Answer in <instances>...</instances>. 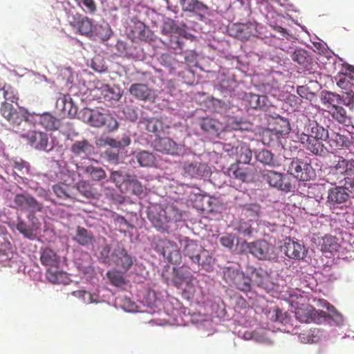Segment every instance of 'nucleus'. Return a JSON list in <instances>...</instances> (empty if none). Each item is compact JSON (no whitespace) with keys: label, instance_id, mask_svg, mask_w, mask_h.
Returning a JSON list of instances; mask_svg holds the SVG:
<instances>
[{"label":"nucleus","instance_id":"obj_53","mask_svg":"<svg viewBox=\"0 0 354 354\" xmlns=\"http://www.w3.org/2000/svg\"><path fill=\"white\" fill-rule=\"evenodd\" d=\"M54 194L57 197L62 199L71 198L70 193L68 192V187L64 183H59L54 185L53 187Z\"/></svg>","mask_w":354,"mask_h":354},{"label":"nucleus","instance_id":"obj_21","mask_svg":"<svg viewBox=\"0 0 354 354\" xmlns=\"http://www.w3.org/2000/svg\"><path fill=\"white\" fill-rule=\"evenodd\" d=\"M326 313L323 310H317L310 305H301L295 310V317L300 322L310 323L316 322L318 317H325Z\"/></svg>","mask_w":354,"mask_h":354},{"label":"nucleus","instance_id":"obj_17","mask_svg":"<svg viewBox=\"0 0 354 354\" xmlns=\"http://www.w3.org/2000/svg\"><path fill=\"white\" fill-rule=\"evenodd\" d=\"M135 259L122 246H117L110 254L109 262L111 261L115 266L126 272L129 270Z\"/></svg>","mask_w":354,"mask_h":354},{"label":"nucleus","instance_id":"obj_61","mask_svg":"<svg viewBox=\"0 0 354 354\" xmlns=\"http://www.w3.org/2000/svg\"><path fill=\"white\" fill-rule=\"evenodd\" d=\"M328 46H312V50L314 53L318 54L320 57H330V51L328 49Z\"/></svg>","mask_w":354,"mask_h":354},{"label":"nucleus","instance_id":"obj_35","mask_svg":"<svg viewBox=\"0 0 354 354\" xmlns=\"http://www.w3.org/2000/svg\"><path fill=\"white\" fill-rule=\"evenodd\" d=\"M236 151V162L233 164L251 165L249 164L252 160V151L245 145H241L234 149Z\"/></svg>","mask_w":354,"mask_h":354},{"label":"nucleus","instance_id":"obj_14","mask_svg":"<svg viewBox=\"0 0 354 354\" xmlns=\"http://www.w3.org/2000/svg\"><path fill=\"white\" fill-rule=\"evenodd\" d=\"M263 180L271 187L286 193L292 192L293 186L284 175L278 171L266 170L262 175Z\"/></svg>","mask_w":354,"mask_h":354},{"label":"nucleus","instance_id":"obj_12","mask_svg":"<svg viewBox=\"0 0 354 354\" xmlns=\"http://www.w3.org/2000/svg\"><path fill=\"white\" fill-rule=\"evenodd\" d=\"M354 175V160L344 159V157H339L338 160L334 166L330 167L328 179L330 183L335 184L341 181L342 177Z\"/></svg>","mask_w":354,"mask_h":354},{"label":"nucleus","instance_id":"obj_22","mask_svg":"<svg viewBox=\"0 0 354 354\" xmlns=\"http://www.w3.org/2000/svg\"><path fill=\"white\" fill-rule=\"evenodd\" d=\"M185 175L192 178H201L209 175V169L205 163L199 162H186L183 164Z\"/></svg>","mask_w":354,"mask_h":354},{"label":"nucleus","instance_id":"obj_28","mask_svg":"<svg viewBox=\"0 0 354 354\" xmlns=\"http://www.w3.org/2000/svg\"><path fill=\"white\" fill-rule=\"evenodd\" d=\"M282 250H283L287 257L292 259L299 260L304 257L305 248L304 245L290 239L285 242L284 246L282 247Z\"/></svg>","mask_w":354,"mask_h":354},{"label":"nucleus","instance_id":"obj_60","mask_svg":"<svg viewBox=\"0 0 354 354\" xmlns=\"http://www.w3.org/2000/svg\"><path fill=\"white\" fill-rule=\"evenodd\" d=\"M293 61L298 62L299 64H304L307 61V53L304 50H296L292 55Z\"/></svg>","mask_w":354,"mask_h":354},{"label":"nucleus","instance_id":"obj_64","mask_svg":"<svg viewBox=\"0 0 354 354\" xmlns=\"http://www.w3.org/2000/svg\"><path fill=\"white\" fill-rule=\"evenodd\" d=\"M344 180V189H351L354 192V175L353 176H346L342 178V180Z\"/></svg>","mask_w":354,"mask_h":354},{"label":"nucleus","instance_id":"obj_19","mask_svg":"<svg viewBox=\"0 0 354 354\" xmlns=\"http://www.w3.org/2000/svg\"><path fill=\"white\" fill-rule=\"evenodd\" d=\"M227 173L231 178L248 183L254 179V168L252 165L245 167L243 165L232 164L228 168Z\"/></svg>","mask_w":354,"mask_h":354},{"label":"nucleus","instance_id":"obj_8","mask_svg":"<svg viewBox=\"0 0 354 354\" xmlns=\"http://www.w3.org/2000/svg\"><path fill=\"white\" fill-rule=\"evenodd\" d=\"M223 279L228 286H234L241 292H247L251 290V278L236 268H225L223 270Z\"/></svg>","mask_w":354,"mask_h":354},{"label":"nucleus","instance_id":"obj_48","mask_svg":"<svg viewBox=\"0 0 354 354\" xmlns=\"http://www.w3.org/2000/svg\"><path fill=\"white\" fill-rule=\"evenodd\" d=\"M322 251L332 253L336 251L337 243L335 238L332 236H324L321 243Z\"/></svg>","mask_w":354,"mask_h":354},{"label":"nucleus","instance_id":"obj_31","mask_svg":"<svg viewBox=\"0 0 354 354\" xmlns=\"http://www.w3.org/2000/svg\"><path fill=\"white\" fill-rule=\"evenodd\" d=\"M337 85L338 87L343 90L342 91V94L348 96L346 100L349 104L352 100V97H354V79L350 77V75L344 74L338 77Z\"/></svg>","mask_w":354,"mask_h":354},{"label":"nucleus","instance_id":"obj_2","mask_svg":"<svg viewBox=\"0 0 354 354\" xmlns=\"http://www.w3.org/2000/svg\"><path fill=\"white\" fill-rule=\"evenodd\" d=\"M330 133L316 120H308L304 124V130L298 133V138L304 149L311 153L324 157L328 150L322 142L327 140Z\"/></svg>","mask_w":354,"mask_h":354},{"label":"nucleus","instance_id":"obj_38","mask_svg":"<svg viewBox=\"0 0 354 354\" xmlns=\"http://www.w3.org/2000/svg\"><path fill=\"white\" fill-rule=\"evenodd\" d=\"M84 174L87 175L91 180H103L106 178V174L102 167L93 165H86L82 167Z\"/></svg>","mask_w":354,"mask_h":354},{"label":"nucleus","instance_id":"obj_23","mask_svg":"<svg viewBox=\"0 0 354 354\" xmlns=\"http://www.w3.org/2000/svg\"><path fill=\"white\" fill-rule=\"evenodd\" d=\"M254 25L252 24L236 23L227 28L230 35L241 41L249 39L254 35Z\"/></svg>","mask_w":354,"mask_h":354},{"label":"nucleus","instance_id":"obj_24","mask_svg":"<svg viewBox=\"0 0 354 354\" xmlns=\"http://www.w3.org/2000/svg\"><path fill=\"white\" fill-rule=\"evenodd\" d=\"M137 12L138 14L132 19L142 23L146 26H156L158 21H159L161 17L154 10L146 7H142L140 9H138Z\"/></svg>","mask_w":354,"mask_h":354},{"label":"nucleus","instance_id":"obj_63","mask_svg":"<svg viewBox=\"0 0 354 354\" xmlns=\"http://www.w3.org/2000/svg\"><path fill=\"white\" fill-rule=\"evenodd\" d=\"M297 93L299 96L307 100L310 99V97L313 95V93L311 91H310L308 87L306 86H298Z\"/></svg>","mask_w":354,"mask_h":354},{"label":"nucleus","instance_id":"obj_30","mask_svg":"<svg viewBox=\"0 0 354 354\" xmlns=\"http://www.w3.org/2000/svg\"><path fill=\"white\" fill-rule=\"evenodd\" d=\"M349 199V194L342 187H335L328 191L327 203L330 205L342 204Z\"/></svg>","mask_w":354,"mask_h":354},{"label":"nucleus","instance_id":"obj_59","mask_svg":"<svg viewBox=\"0 0 354 354\" xmlns=\"http://www.w3.org/2000/svg\"><path fill=\"white\" fill-rule=\"evenodd\" d=\"M234 241V236L231 234H227L220 238V243L225 248L230 249L233 248Z\"/></svg>","mask_w":354,"mask_h":354},{"label":"nucleus","instance_id":"obj_9","mask_svg":"<svg viewBox=\"0 0 354 354\" xmlns=\"http://www.w3.org/2000/svg\"><path fill=\"white\" fill-rule=\"evenodd\" d=\"M161 31L163 35L168 37L169 42L176 44H182L180 37L185 39L192 37V35L187 32L185 24L178 26L175 21L170 18L164 19Z\"/></svg>","mask_w":354,"mask_h":354},{"label":"nucleus","instance_id":"obj_57","mask_svg":"<svg viewBox=\"0 0 354 354\" xmlns=\"http://www.w3.org/2000/svg\"><path fill=\"white\" fill-rule=\"evenodd\" d=\"M57 106H62V110L64 111H67L71 114V109L73 106L71 104V97L68 95H64L58 100L56 102Z\"/></svg>","mask_w":354,"mask_h":354},{"label":"nucleus","instance_id":"obj_36","mask_svg":"<svg viewBox=\"0 0 354 354\" xmlns=\"http://www.w3.org/2000/svg\"><path fill=\"white\" fill-rule=\"evenodd\" d=\"M129 93L132 96L141 100H147L151 96V89L143 84H131L129 88Z\"/></svg>","mask_w":354,"mask_h":354},{"label":"nucleus","instance_id":"obj_51","mask_svg":"<svg viewBox=\"0 0 354 354\" xmlns=\"http://www.w3.org/2000/svg\"><path fill=\"white\" fill-rule=\"evenodd\" d=\"M131 140L128 136H124L121 140H115L107 138L104 140V144L115 148H124L130 145Z\"/></svg>","mask_w":354,"mask_h":354},{"label":"nucleus","instance_id":"obj_13","mask_svg":"<svg viewBox=\"0 0 354 354\" xmlns=\"http://www.w3.org/2000/svg\"><path fill=\"white\" fill-rule=\"evenodd\" d=\"M248 251L259 260H273L277 257L274 246L265 240H257L248 245Z\"/></svg>","mask_w":354,"mask_h":354},{"label":"nucleus","instance_id":"obj_20","mask_svg":"<svg viewBox=\"0 0 354 354\" xmlns=\"http://www.w3.org/2000/svg\"><path fill=\"white\" fill-rule=\"evenodd\" d=\"M14 204L22 210L39 212L42 210V204L38 203L37 199L28 194H18L13 200Z\"/></svg>","mask_w":354,"mask_h":354},{"label":"nucleus","instance_id":"obj_26","mask_svg":"<svg viewBox=\"0 0 354 354\" xmlns=\"http://www.w3.org/2000/svg\"><path fill=\"white\" fill-rule=\"evenodd\" d=\"M155 150L168 155H177L178 152V144L169 138H157L153 142Z\"/></svg>","mask_w":354,"mask_h":354},{"label":"nucleus","instance_id":"obj_16","mask_svg":"<svg viewBox=\"0 0 354 354\" xmlns=\"http://www.w3.org/2000/svg\"><path fill=\"white\" fill-rule=\"evenodd\" d=\"M281 127L267 129L261 132V140L264 145L268 147L274 146L279 143V140L283 134H287L290 131V124L287 120L281 119Z\"/></svg>","mask_w":354,"mask_h":354},{"label":"nucleus","instance_id":"obj_6","mask_svg":"<svg viewBox=\"0 0 354 354\" xmlns=\"http://www.w3.org/2000/svg\"><path fill=\"white\" fill-rule=\"evenodd\" d=\"M178 217V209L173 205L156 206L149 214L152 224L160 230L165 229L169 222L176 221Z\"/></svg>","mask_w":354,"mask_h":354},{"label":"nucleus","instance_id":"obj_15","mask_svg":"<svg viewBox=\"0 0 354 354\" xmlns=\"http://www.w3.org/2000/svg\"><path fill=\"white\" fill-rule=\"evenodd\" d=\"M180 244L183 246V255L188 257L192 263L202 266L207 263V261L201 260V257L206 255V251L203 250L201 246L196 242L185 238L180 241ZM208 259H209V258L206 256V260Z\"/></svg>","mask_w":354,"mask_h":354},{"label":"nucleus","instance_id":"obj_34","mask_svg":"<svg viewBox=\"0 0 354 354\" xmlns=\"http://www.w3.org/2000/svg\"><path fill=\"white\" fill-rule=\"evenodd\" d=\"M251 281L267 292L271 289V283L269 281L268 274L262 270H253Z\"/></svg>","mask_w":354,"mask_h":354},{"label":"nucleus","instance_id":"obj_3","mask_svg":"<svg viewBox=\"0 0 354 354\" xmlns=\"http://www.w3.org/2000/svg\"><path fill=\"white\" fill-rule=\"evenodd\" d=\"M348 97L349 96L336 94L329 91H324L321 93L322 104L326 107V111L330 117L340 124H344L348 120L346 111L341 104L349 107L350 109H353L354 97H352L351 102L348 104L346 100Z\"/></svg>","mask_w":354,"mask_h":354},{"label":"nucleus","instance_id":"obj_47","mask_svg":"<svg viewBox=\"0 0 354 354\" xmlns=\"http://www.w3.org/2000/svg\"><path fill=\"white\" fill-rule=\"evenodd\" d=\"M79 193L87 199L95 198V191L90 183L86 180H81L76 185Z\"/></svg>","mask_w":354,"mask_h":354},{"label":"nucleus","instance_id":"obj_55","mask_svg":"<svg viewBox=\"0 0 354 354\" xmlns=\"http://www.w3.org/2000/svg\"><path fill=\"white\" fill-rule=\"evenodd\" d=\"M12 167L22 175L26 174L29 170V164L22 158H16L12 160Z\"/></svg>","mask_w":354,"mask_h":354},{"label":"nucleus","instance_id":"obj_11","mask_svg":"<svg viewBox=\"0 0 354 354\" xmlns=\"http://www.w3.org/2000/svg\"><path fill=\"white\" fill-rule=\"evenodd\" d=\"M127 35L133 43H151L155 41L153 32L146 26L133 19H131Z\"/></svg>","mask_w":354,"mask_h":354},{"label":"nucleus","instance_id":"obj_46","mask_svg":"<svg viewBox=\"0 0 354 354\" xmlns=\"http://www.w3.org/2000/svg\"><path fill=\"white\" fill-rule=\"evenodd\" d=\"M146 129L149 132H152L156 135L164 132L165 127H164L163 122L159 119L151 118L147 120Z\"/></svg>","mask_w":354,"mask_h":354},{"label":"nucleus","instance_id":"obj_7","mask_svg":"<svg viewBox=\"0 0 354 354\" xmlns=\"http://www.w3.org/2000/svg\"><path fill=\"white\" fill-rule=\"evenodd\" d=\"M67 21L76 33L88 38L92 37L93 30L95 28L93 19L75 10H69L67 13Z\"/></svg>","mask_w":354,"mask_h":354},{"label":"nucleus","instance_id":"obj_33","mask_svg":"<svg viewBox=\"0 0 354 354\" xmlns=\"http://www.w3.org/2000/svg\"><path fill=\"white\" fill-rule=\"evenodd\" d=\"M344 133V129H340L339 132L333 131L332 133H329V138H328L327 140H329L330 146H334L339 149H348L351 145V140Z\"/></svg>","mask_w":354,"mask_h":354},{"label":"nucleus","instance_id":"obj_4","mask_svg":"<svg viewBox=\"0 0 354 354\" xmlns=\"http://www.w3.org/2000/svg\"><path fill=\"white\" fill-rule=\"evenodd\" d=\"M39 261L42 266L46 267V277L48 281L57 284L65 283L67 281V273L59 270L60 260L59 256L48 248L41 250Z\"/></svg>","mask_w":354,"mask_h":354},{"label":"nucleus","instance_id":"obj_42","mask_svg":"<svg viewBox=\"0 0 354 354\" xmlns=\"http://www.w3.org/2000/svg\"><path fill=\"white\" fill-rule=\"evenodd\" d=\"M109 114L103 113L99 111H90L88 115V122L90 125L100 128L105 124L107 117H110Z\"/></svg>","mask_w":354,"mask_h":354},{"label":"nucleus","instance_id":"obj_29","mask_svg":"<svg viewBox=\"0 0 354 354\" xmlns=\"http://www.w3.org/2000/svg\"><path fill=\"white\" fill-rule=\"evenodd\" d=\"M299 340L304 344L317 343L325 337V333L317 328L304 330L299 333Z\"/></svg>","mask_w":354,"mask_h":354},{"label":"nucleus","instance_id":"obj_25","mask_svg":"<svg viewBox=\"0 0 354 354\" xmlns=\"http://www.w3.org/2000/svg\"><path fill=\"white\" fill-rule=\"evenodd\" d=\"M70 151L73 156L84 160L95 153V147L87 140H77L72 144Z\"/></svg>","mask_w":354,"mask_h":354},{"label":"nucleus","instance_id":"obj_49","mask_svg":"<svg viewBox=\"0 0 354 354\" xmlns=\"http://www.w3.org/2000/svg\"><path fill=\"white\" fill-rule=\"evenodd\" d=\"M16 229L19 233L22 234L25 238L33 240L36 235L34 234L33 229L28 226L24 221H19L17 223Z\"/></svg>","mask_w":354,"mask_h":354},{"label":"nucleus","instance_id":"obj_54","mask_svg":"<svg viewBox=\"0 0 354 354\" xmlns=\"http://www.w3.org/2000/svg\"><path fill=\"white\" fill-rule=\"evenodd\" d=\"M73 295L77 298H81L83 302L89 304L97 302L95 295L91 292L86 290H77L73 292Z\"/></svg>","mask_w":354,"mask_h":354},{"label":"nucleus","instance_id":"obj_62","mask_svg":"<svg viewBox=\"0 0 354 354\" xmlns=\"http://www.w3.org/2000/svg\"><path fill=\"white\" fill-rule=\"evenodd\" d=\"M239 232L244 236H251L253 233V228L248 223H241L239 227Z\"/></svg>","mask_w":354,"mask_h":354},{"label":"nucleus","instance_id":"obj_40","mask_svg":"<svg viewBox=\"0 0 354 354\" xmlns=\"http://www.w3.org/2000/svg\"><path fill=\"white\" fill-rule=\"evenodd\" d=\"M245 101L248 102V106L253 109H261L266 106V97L265 95L248 93L245 95Z\"/></svg>","mask_w":354,"mask_h":354},{"label":"nucleus","instance_id":"obj_58","mask_svg":"<svg viewBox=\"0 0 354 354\" xmlns=\"http://www.w3.org/2000/svg\"><path fill=\"white\" fill-rule=\"evenodd\" d=\"M110 181L115 183L118 187H120L122 183H125V178H124V176H122V171H112L111 174H110Z\"/></svg>","mask_w":354,"mask_h":354},{"label":"nucleus","instance_id":"obj_43","mask_svg":"<svg viewBox=\"0 0 354 354\" xmlns=\"http://www.w3.org/2000/svg\"><path fill=\"white\" fill-rule=\"evenodd\" d=\"M135 158L141 167H152L155 165V156L149 151H141L136 153Z\"/></svg>","mask_w":354,"mask_h":354},{"label":"nucleus","instance_id":"obj_32","mask_svg":"<svg viewBox=\"0 0 354 354\" xmlns=\"http://www.w3.org/2000/svg\"><path fill=\"white\" fill-rule=\"evenodd\" d=\"M200 127L203 131L217 136L223 130V125L217 120L207 117L200 120Z\"/></svg>","mask_w":354,"mask_h":354},{"label":"nucleus","instance_id":"obj_56","mask_svg":"<svg viewBox=\"0 0 354 354\" xmlns=\"http://www.w3.org/2000/svg\"><path fill=\"white\" fill-rule=\"evenodd\" d=\"M270 319L274 322H278L279 324H286L287 322V317L281 310L276 308L270 312Z\"/></svg>","mask_w":354,"mask_h":354},{"label":"nucleus","instance_id":"obj_10","mask_svg":"<svg viewBox=\"0 0 354 354\" xmlns=\"http://www.w3.org/2000/svg\"><path fill=\"white\" fill-rule=\"evenodd\" d=\"M288 173L293 176L296 179L306 182L313 179L314 176V169L310 163L306 159L293 158L290 161Z\"/></svg>","mask_w":354,"mask_h":354},{"label":"nucleus","instance_id":"obj_45","mask_svg":"<svg viewBox=\"0 0 354 354\" xmlns=\"http://www.w3.org/2000/svg\"><path fill=\"white\" fill-rule=\"evenodd\" d=\"M76 243L82 245H88L92 243L93 236L86 229L82 227H77L76 230V236L75 239Z\"/></svg>","mask_w":354,"mask_h":354},{"label":"nucleus","instance_id":"obj_52","mask_svg":"<svg viewBox=\"0 0 354 354\" xmlns=\"http://www.w3.org/2000/svg\"><path fill=\"white\" fill-rule=\"evenodd\" d=\"M106 277L113 286L120 287L125 283L124 277L118 270L107 272Z\"/></svg>","mask_w":354,"mask_h":354},{"label":"nucleus","instance_id":"obj_27","mask_svg":"<svg viewBox=\"0 0 354 354\" xmlns=\"http://www.w3.org/2000/svg\"><path fill=\"white\" fill-rule=\"evenodd\" d=\"M179 9L185 12H195L200 16L208 14L209 8L203 2L198 0H189L187 3L186 0H178Z\"/></svg>","mask_w":354,"mask_h":354},{"label":"nucleus","instance_id":"obj_5","mask_svg":"<svg viewBox=\"0 0 354 354\" xmlns=\"http://www.w3.org/2000/svg\"><path fill=\"white\" fill-rule=\"evenodd\" d=\"M24 123L14 122L12 131L19 136V138L24 139L30 147L39 151H47L48 144V135L45 132L38 131L33 129H25Z\"/></svg>","mask_w":354,"mask_h":354},{"label":"nucleus","instance_id":"obj_18","mask_svg":"<svg viewBox=\"0 0 354 354\" xmlns=\"http://www.w3.org/2000/svg\"><path fill=\"white\" fill-rule=\"evenodd\" d=\"M156 251L162 254L171 264H179L181 260L177 244L169 240H160L156 245Z\"/></svg>","mask_w":354,"mask_h":354},{"label":"nucleus","instance_id":"obj_50","mask_svg":"<svg viewBox=\"0 0 354 354\" xmlns=\"http://www.w3.org/2000/svg\"><path fill=\"white\" fill-rule=\"evenodd\" d=\"M77 5L86 13L93 15L97 11V4L94 0H75Z\"/></svg>","mask_w":354,"mask_h":354},{"label":"nucleus","instance_id":"obj_41","mask_svg":"<svg viewBox=\"0 0 354 354\" xmlns=\"http://www.w3.org/2000/svg\"><path fill=\"white\" fill-rule=\"evenodd\" d=\"M0 96L5 100L1 102V104L5 102L8 104H10V102L17 104L19 100V95L16 89L9 84H6L2 88H0Z\"/></svg>","mask_w":354,"mask_h":354},{"label":"nucleus","instance_id":"obj_1","mask_svg":"<svg viewBox=\"0 0 354 354\" xmlns=\"http://www.w3.org/2000/svg\"><path fill=\"white\" fill-rule=\"evenodd\" d=\"M0 115L8 121L11 127H13V124L16 122L21 124H25V129H30V128L39 124L42 128L48 131H54L57 130L60 124L59 120L48 113L36 114L22 107L17 109L12 104L6 102L0 106Z\"/></svg>","mask_w":354,"mask_h":354},{"label":"nucleus","instance_id":"obj_39","mask_svg":"<svg viewBox=\"0 0 354 354\" xmlns=\"http://www.w3.org/2000/svg\"><path fill=\"white\" fill-rule=\"evenodd\" d=\"M256 159L257 161L269 167H277L279 166V163L274 158L273 153L266 149H262L257 152Z\"/></svg>","mask_w":354,"mask_h":354},{"label":"nucleus","instance_id":"obj_37","mask_svg":"<svg viewBox=\"0 0 354 354\" xmlns=\"http://www.w3.org/2000/svg\"><path fill=\"white\" fill-rule=\"evenodd\" d=\"M93 35L89 37L93 40H100L102 41H107L112 35V30L108 24L104 26L95 24V28L93 30Z\"/></svg>","mask_w":354,"mask_h":354},{"label":"nucleus","instance_id":"obj_44","mask_svg":"<svg viewBox=\"0 0 354 354\" xmlns=\"http://www.w3.org/2000/svg\"><path fill=\"white\" fill-rule=\"evenodd\" d=\"M126 185L131 189L132 194L135 196L143 195L146 189L143 185L133 176L127 175L126 176Z\"/></svg>","mask_w":354,"mask_h":354}]
</instances>
